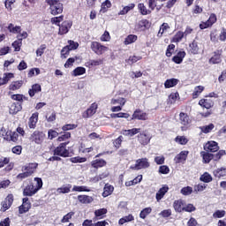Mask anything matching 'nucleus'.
I'll return each instance as SVG.
<instances>
[{
	"instance_id": "f257e3e1",
	"label": "nucleus",
	"mask_w": 226,
	"mask_h": 226,
	"mask_svg": "<svg viewBox=\"0 0 226 226\" xmlns=\"http://www.w3.org/2000/svg\"><path fill=\"white\" fill-rule=\"evenodd\" d=\"M38 168V163H28L21 168L22 173L17 176V179H26L34 174V171Z\"/></svg>"
},
{
	"instance_id": "f03ea898",
	"label": "nucleus",
	"mask_w": 226,
	"mask_h": 226,
	"mask_svg": "<svg viewBox=\"0 0 226 226\" xmlns=\"http://www.w3.org/2000/svg\"><path fill=\"white\" fill-rule=\"evenodd\" d=\"M46 3L49 6L51 15L63 13L64 7L61 0H46Z\"/></svg>"
},
{
	"instance_id": "7ed1b4c3",
	"label": "nucleus",
	"mask_w": 226,
	"mask_h": 226,
	"mask_svg": "<svg viewBox=\"0 0 226 226\" xmlns=\"http://www.w3.org/2000/svg\"><path fill=\"white\" fill-rule=\"evenodd\" d=\"M149 167H151L149 160L147 158H141L136 160L135 164L132 165L130 169L132 170H142V169H149Z\"/></svg>"
},
{
	"instance_id": "20e7f679",
	"label": "nucleus",
	"mask_w": 226,
	"mask_h": 226,
	"mask_svg": "<svg viewBox=\"0 0 226 226\" xmlns=\"http://www.w3.org/2000/svg\"><path fill=\"white\" fill-rule=\"evenodd\" d=\"M90 48L97 56H102L109 50L108 47L102 45V43L98 41H92Z\"/></svg>"
},
{
	"instance_id": "39448f33",
	"label": "nucleus",
	"mask_w": 226,
	"mask_h": 226,
	"mask_svg": "<svg viewBox=\"0 0 226 226\" xmlns=\"http://www.w3.org/2000/svg\"><path fill=\"white\" fill-rule=\"evenodd\" d=\"M67 143H61L55 150L54 155L62 156L63 158H68L70 156V150L66 149Z\"/></svg>"
},
{
	"instance_id": "423d86ee",
	"label": "nucleus",
	"mask_w": 226,
	"mask_h": 226,
	"mask_svg": "<svg viewBox=\"0 0 226 226\" xmlns=\"http://www.w3.org/2000/svg\"><path fill=\"white\" fill-rule=\"evenodd\" d=\"M30 140L35 144H41V142L45 140V133H43V132L35 131L32 133Z\"/></svg>"
},
{
	"instance_id": "0eeeda50",
	"label": "nucleus",
	"mask_w": 226,
	"mask_h": 226,
	"mask_svg": "<svg viewBox=\"0 0 226 226\" xmlns=\"http://www.w3.org/2000/svg\"><path fill=\"white\" fill-rule=\"evenodd\" d=\"M96 110H98V104L94 102L85 112H83L82 117H84V119H87L88 117L94 116V114H96Z\"/></svg>"
},
{
	"instance_id": "6e6552de",
	"label": "nucleus",
	"mask_w": 226,
	"mask_h": 226,
	"mask_svg": "<svg viewBox=\"0 0 226 226\" xmlns=\"http://www.w3.org/2000/svg\"><path fill=\"white\" fill-rule=\"evenodd\" d=\"M36 193H38V191L36 190V187H34V185L33 184H29L23 190L24 197H33V195H36Z\"/></svg>"
},
{
	"instance_id": "1a4fd4ad",
	"label": "nucleus",
	"mask_w": 226,
	"mask_h": 226,
	"mask_svg": "<svg viewBox=\"0 0 226 226\" xmlns=\"http://www.w3.org/2000/svg\"><path fill=\"white\" fill-rule=\"evenodd\" d=\"M72 26H73V23L72 21H64L62 25L59 26L58 34H66L70 31V29H72Z\"/></svg>"
},
{
	"instance_id": "9d476101",
	"label": "nucleus",
	"mask_w": 226,
	"mask_h": 226,
	"mask_svg": "<svg viewBox=\"0 0 226 226\" xmlns=\"http://www.w3.org/2000/svg\"><path fill=\"white\" fill-rule=\"evenodd\" d=\"M11 204H13V194H9L1 203L2 211H8L11 207Z\"/></svg>"
},
{
	"instance_id": "9b49d317",
	"label": "nucleus",
	"mask_w": 226,
	"mask_h": 226,
	"mask_svg": "<svg viewBox=\"0 0 226 226\" xmlns=\"http://www.w3.org/2000/svg\"><path fill=\"white\" fill-rule=\"evenodd\" d=\"M23 203L19 207V215H24L31 209V202H29V198H23Z\"/></svg>"
},
{
	"instance_id": "f8f14e48",
	"label": "nucleus",
	"mask_w": 226,
	"mask_h": 226,
	"mask_svg": "<svg viewBox=\"0 0 226 226\" xmlns=\"http://www.w3.org/2000/svg\"><path fill=\"white\" fill-rule=\"evenodd\" d=\"M138 141L141 146H147L151 142V136L146 133V132H143L138 135Z\"/></svg>"
},
{
	"instance_id": "ddd939ff",
	"label": "nucleus",
	"mask_w": 226,
	"mask_h": 226,
	"mask_svg": "<svg viewBox=\"0 0 226 226\" xmlns=\"http://www.w3.org/2000/svg\"><path fill=\"white\" fill-rule=\"evenodd\" d=\"M216 22V15L215 14H211L208 20L206 22H202L200 25V29H207V27H211L213 24Z\"/></svg>"
},
{
	"instance_id": "4468645a",
	"label": "nucleus",
	"mask_w": 226,
	"mask_h": 226,
	"mask_svg": "<svg viewBox=\"0 0 226 226\" xmlns=\"http://www.w3.org/2000/svg\"><path fill=\"white\" fill-rule=\"evenodd\" d=\"M132 119H138L139 121H146L147 119V113L140 109H136L132 114Z\"/></svg>"
},
{
	"instance_id": "2eb2a0df",
	"label": "nucleus",
	"mask_w": 226,
	"mask_h": 226,
	"mask_svg": "<svg viewBox=\"0 0 226 226\" xmlns=\"http://www.w3.org/2000/svg\"><path fill=\"white\" fill-rule=\"evenodd\" d=\"M149 27H151V23H149L147 19H142L136 25V29L138 31H146V29H149Z\"/></svg>"
},
{
	"instance_id": "dca6fc26",
	"label": "nucleus",
	"mask_w": 226,
	"mask_h": 226,
	"mask_svg": "<svg viewBox=\"0 0 226 226\" xmlns=\"http://www.w3.org/2000/svg\"><path fill=\"white\" fill-rule=\"evenodd\" d=\"M209 63L212 64H220L222 63V50L215 51L214 56L209 59Z\"/></svg>"
},
{
	"instance_id": "f3484780",
	"label": "nucleus",
	"mask_w": 226,
	"mask_h": 226,
	"mask_svg": "<svg viewBox=\"0 0 226 226\" xmlns=\"http://www.w3.org/2000/svg\"><path fill=\"white\" fill-rule=\"evenodd\" d=\"M169 192V185H163L162 188L159 189V191L155 194V199L157 202H160L163 197H165V193Z\"/></svg>"
},
{
	"instance_id": "a211bd4d",
	"label": "nucleus",
	"mask_w": 226,
	"mask_h": 226,
	"mask_svg": "<svg viewBox=\"0 0 226 226\" xmlns=\"http://www.w3.org/2000/svg\"><path fill=\"white\" fill-rule=\"evenodd\" d=\"M204 149H207V151H210V153H216V151H218V149L220 148L216 141H208L204 147Z\"/></svg>"
},
{
	"instance_id": "6ab92c4d",
	"label": "nucleus",
	"mask_w": 226,
	"mask_h": 226,
	"mask_svg": "<svg viewBox=\"0 0 226 226\" xmlns=\"http://www.w3.org/2000/svg\"><path fill=\"white\" fill-rule=\"evenodd\" d=\"M173 207L177 213H183L185 210V201L183 200H175Z\"/></svg>"
},
{
	"instance_id": "aec40b11",
	"label": "nucleus",
	"mask_w": 226,
	"mask_h": 226,
	"mask_svg": "<svg viewBox=\"0 0 226 226\" xmlns=\"http://www.w3.org/2000/svg\"><path fill=\"white\" fill-rule=\"evenodd\" d=\"M188 158V151H182L175 157L176 163H183Z\"/></svg>"
},
{
	"instance_id": "412c9836",
	"label": "nucleus",
	"mask_w": 226,
	"mask_h": 226,
	"mask_svg": "<svg viewBox=\"0 0 226 226\" xmlns=\"http://www.w3.org/2000/svg\"><path fill=\"white\" fill-rule=\"evenodd\" d=\"M158 1L159 3H163V1H167V0H148V7L150 8V10H154V8H156V10L160 11L162 10V7L163 6V4L162 5H158Z\"/></svg>"
},
{
	"instance_id": "4be33fe9",
	"label": "nucleus",
	"mask_w": 226,
	"mask_h": 226,
	"mask_svg": "<svg viewBox=\"0 0 226 226\" xmlns=\"http://www.w3.org/2000/svg\"><path fill=\"white\" fill-rule=\"evenodd\" d=\"M179 119H180V124H183V126H188V124L192 123V120H190V117L184 112H181L179 114Z\"/></svg>"
},
{
	"instance_id": "5701e85b",
	"label": "nucleus",
	"mask_w": 226,
	"mask_h": 226,
	"mask_svg": "<svg viewBox=\"0 0 226 226\" xmlns=\"http://www.w3.org/2000/svg\"><path fill=\"white\" fill-rule=\"evenodd\" d=\"M213 174L217 179H222V177H226V168H218L213 171Z\"/></svg>"
},
{
	"instance_id": "b1692460",
	"label": "nucleus",
	"mask_w": 226,
	"mask_h": 226,
	"mask_svg": "<svg viewBox=\"0 0 226 226\" xmlns=\"http://www.w3.org/2000/svg\"><path fill=\"white\" fill-rule=\"evenodd\" d=\"M36 123H38V112L32 114L28 121L29 128L34 130L36 128Z\"/></svg>"
},
{
	"instance_id": "393cba45",
	"label": "nucleus",
	"mask_w": 226,
	"mask_h": 226,
	"mask_svg": "<svg viewBox=\"0 0 226 226\" xmlns=\"http://www.w3.org/2000/svg\"><path fill=\"white\" fill-rule=\"evenodd\" d=\"M6 140H11V142H18L19 141V132H7L6 137H4Z\"/></svg>"
},
{
	"instance_id": "a878e982",
	"label": "nucleus",
	"mask_w": 226,
	"mask_h": 226,
	"mask_svg": "<svg viewBox=\"0 0 226 226\" xmlns=\"http://www.w3.org/2000/svg\"><path fill=\"white\" fill-rule=\"evenodd\" d=\"M177 84H179V79L172 78L164 82V87L165 89H170V87H175Z\"/></svg>"
},
{
	"instance_id": "bb28decb",
	"label": "nucleus",
	"mask_w": 226,
	"mask_h": 226,
	"mask_svg": "<svg viewBox=\"0 0 226 226\" xmlns=\"http://www.w3.org/2000/svg\"><path fill=\"white\" fill-rule=\"evenodd\" d=\"M78 200L80 204H91L94 199L89 195H79Z\"/></svg>"
},
{
	"instance_id": "cd10ccee",
	"label": "nucleus",
	"mask_w": 226,
	"mask_h": 226,
	"mask_svg": "<svg viewBox=\"0 0 226 226\" xmlns=\"http://www.w3.org/2000/svg\"><path fill=\"white\" fill-rule=\"evenodd\" d=\"M122 133L125 137H133L134 135H137V133H140V128H132L129 130H124Z\"/></svg>"
},
{
	"instance_id": "c85d7f7f",
	"label": "nucleus",
	"mask_w": 226,
	"mask_h": 226,
	"mask_svg": "<svg viewBox=\"0 0 226 226\" xmlns=\"http://www.w3.org/2000/svg\"><path fill=\"white\" fill-rule=\"evenodd\" d=\"M91 165L94 169H101V167H105V165H107V162L103 159H96L91 162Z\"/></svg>"
},
{
	"instance_id": "c756f323",
	"label": "nucleus",
	"mask_w": 226,
	"mask_h": 226,
	"mask_svg": "<svg viewBox=\"0 0 226 226\" xmlns=\"http://www.w3.org/2000/svg\"><path fill=\"white\" fill-rule=\"evenodd\" d=\"M22 110V104L20 102H14L10 107V114H17V112H20Z\"/></svg>"
},
{
	"instance_id": "7c9ffc66",
	"label": "nucleus",
	"mask_w": 226,
	"mask_h": 226,
	"mask_svg": "<svg viewBox=\"0 0 226 226\" xmlns=\"http://www.w3.org/2000/svg\"><path fill=\"white\" fill-rule=\"evenodd\" d=\"M40 92H41V86L40 84H34L32 86V88L29 89L28 94L31 98H33L36 93Z\"/></svg>"
},
{
	"instance_id": "2f4dec72",
	"label": "nucleus",
	"mask_w": 226,
	"mask_h": 226,
	"mask_svg": "<svg viewBox=\"0 0 226 226\" xmlns=\"http://www.w3.org/2000/svg\"><path fill=\"white\" fill-rule=\"evenodd\" d=\"M72 192V185L67 184L64 185L62 187H59L56 189V192L61 194V193H70Z\"/></svg>"
},
{
	"instance_id": "473e14b6",
	"label": "nucleus",
	"mask_w": 226,
	"mask_h": 226,
	"mask_svg": "<svg viewBox=\"0 0 226 226\" xmlns=\"http://www.w3.org/2000/svg\"><path fill=\"white\" fill-rule=\"evenodd\" d=\"M23 84H24V81L22 80L12 81L9 86V89L11 91H17V89H20V87H22Z\"/></svg>"
},
{
	"instance_id": "72a5a7b5",
	"label": "nucleus",
	"mask_w": 226,
	"mask_h": 226,
	"mask_svg": "<svg viewBox=\"0 0 226 226\" xmlns=\"http://www.w3.org/2000/svg\"><path fill=\"white\" fill-rule=\"evenodd\" d=\"M114 192V186L106 184L103 188L102 197H109V195H112V192Z\"/></svg>"
},
{
	"instance_id": "f704fd0d",
	"label": "nucleus",
	"mask_w": 226,
	"mask_h": 226,
	"mask_svg": "<svg viewBox=\"0 0 226 226\" xmlns=\"http://www.w3.org/2000/svg\"><path fill=\"white\" fill-rule=\"evenodd\" d=\"M152 212H153V208L146 207V208H144L143 210L140 211L139 218H141L142 220H146V218L147 216H149V215H151Z\"/></svg>"
},
{
	"instance_id": "c9c22d12",
	"label": "nucleus",
	"mask_w": 226,
	"mask_h": 226,
	"mask_svg": "<svg viewBox=\"0 0 226 226\" xmlns=\"http://www.w3.org/2000/svg\"><path fill=\"white\" fill-rule=\"evenodd\" d=\"M133 220H135V217H133V215L132 214H130L129 215H125V216L122 217L118 221V223H119V225H124V223H127L128 222H133Z\"/></svg>"
},
{
	"instance_id": "e433bc0d",
	"label": "nucleus",
	"mask_w": 226,
	"mask_h": 226,
	"mask_svg": "<svg viewBox=\"0 0 226 226\" xmlns=\"http://www.w3.org/2000/svg\"><path fill=\"white\" fill-rule=\"evenodd\" d=\"M200 155L203 158V162L204 163H209V162H211V160H214V154H209L207 152H201Z\"/></svg>"
},
{
	"instance_id": "4c0bfd02",
	"label": "nucleus",
	"mask_w": 226,
	"mask_h": 226,
	"mask_svg": "<svg viewBox=\"0 0 226 226\" xmlns=\"http://www.w3.org/2000/svg\"><path fill=\"white\" fill-rule=\"evenodd\" d=\"M7 29L10 33H12V34H18L22 31V28L20 26H14L13 24L11 23L9 24Z\"/></svg>"
},
{
	"instance_id": "58836bf2",
	"label": "nucleus",
	"mask_w": 226,
	"mask_h": 226,
	"mask_svg": "<svg viewBox=\"0 0 226 226\" xmlns=\"http://www.w3.org/2000/svg\"><path fill=\"white\" fill-rule=\"evenodd\" d=\"M200 181H201L202 183H211V181H213V177L211 176V174L205 172L200 177Z\"/></svg>"
},
{
	"instance_id": "ea45409f",
	"label": "nucleus",
	"mask_w": 226,
	"mask_h": 226,
	"mask_svg": "<svg viewBox=\"0 0 226 226\" xmlns=\"http://www.w3.org/2000/svg\"><path fill=\"white\" fill-rule=\"evenodd\" d=\"M142 181V175H139L134 179L125 182V186H133Z\"/></svg>"
},
{
	"instance_id": "a19ab883",
	"label": "nucleus",
	"mask_w": 226,
	"mask_h": 226,
	"mask_svg": "<svg viewBox=\"0 0 226 226\" xmlns=\"http://www.w3.org/2000/svg\"><path fill=\"white\" fill-rule=\"evenodd\" d=\"M200 130H201L202 133H211L215 130V124H209L208 125L200 126Z\"/></svg>"
},
{
	"instance_id": "79ce46f5",
	"label": "nucleus",
	"mask_w": 226,
	"mask_h": 226,
	"mask_svg": "<svg viewBox=\"0 0 226 226\" xmlns=\"http://www.w3.org/2000/svg\"><path fill=\"white\" fill-rule=\"evenodd\" d=\"M136 40H138L137 35H135V34H129L125 38L124 43V45H132V43H135Z\"/></svg>"
},
{
	"instance_id": "37998d69",
	"label": "nucleus",
	"mask_w": 226,
	"mask_h": 226,
	"mask_svg": "<svg viewBox=\"0 0 226 226\" xmlns=\"http://www.w3.org/2000/svg\"><path fill=\"white\" fill-rule=\"evenodd\" d=\"M124 103H126V99L123 97H118L117 99H111V105H120V107H124Z\"/></svg>"
},
{
	"instance_id": "c03bdc74",
	"label": "nucleus",
	"mask_w": 226,
	"mask_h": 226,
	"mask_svg": "<svg viewBox=\"0 0 226 226\" xmlns=\"http://www.w3.org/2000/svg\"><path fill=\"white\" fill-rule=\"evenodd\" d=\"M199 105L204 107L205 109H211V107H213V102L207 99H201L199 102Z\"/></svg>"
},
{
	"instance_id": "a18cd8bd",
	"label": "nucleus",
	"mask_w": 226,
	"mask_h": 226,
	"mask_svg": "<svg viewBox=\"0 0 226 226\" xmlns=\"http://www.w3.org/2000/svg\"><path fill=\"white\" fill-rule=\"evenodd\" d=\"M168 29H170V26H169L168 23H163L161 26H160V30L157 34L158 38H162V36H163V33L165 31H167Z\"/></svg>"
},
{
	"instance_id": "49530a36",
	"label": "nucleus",
	"mask_w": 226,
	"mask_h": 226,
	"mask_svg": "<svg viewBox=\"0 0 226 226\" xmlns=\"http://www.w3.org/2000/svg\"><path fill=\"white\" fill-rule=\"evenodd\" d=\"M180 193H182V195H185V197L188 195H192V193H193V188L192 186L183 187L180 191Z\"/></svg>"
},
{
	"instance_id": "de8ad7c7",
	"label": "nucleus",
	"mask_w": 226,
	"mask_h": 226,
	"mask_svg": "<svg viewBox=\"0 0 226 226\" xmlns=\"http://www.w3.org/2000/svg\"><path fill=\"white\" fill-rule=\"evenodd\" d=\"M110 6H112V3H110L109 0H106L104 3L102 4L101 13H106Z\"/></svg>"
},
{
	"instance_id": "09e8293b",
	"label": "nucleus",
	"mask_w": 226,
	"mask_h": 226,
	"mask_svg": "<svg viewBox=\"0 0 226 226\" xmlns=\"http://www.w3.org/2000/svg\"><path fill=\"white\" fill-rule=\"evenodd\" d=\"M86 73V68L84 67H77L73 72L72 75L73 77H79L80 75H84Z\"/></svg>"
},
{
	"instance_id": "8fccbe9b",
	"label": "nucleus",
	"mask_w": 226,
	"mask_h": 226,
	"mask_svg": "<svg viewBox=\"0 0 226 226\" xmlns=\"http://www.w3.org/2000/svg\"><path fill=\"white\" fill-rule=\"evenodd\" d=\"M72 192H91V189L87 188L86 185H74Z\"/></svg>"
},
{
	"instance_id": "3c124183",
	"label": "nucleus",
	"mask_w": 226,
	"mask_h": 226,
	"mask_svg": "<svg viewBox=\"0 0 226 226\" xmlns=\"http://www.w3.org/2000/svg\"><path fill=\"white\" fill-rule=\"evenodd\" d=\"M185 34L181 31L177 32V34L173 37L172 41L174 43H179V41H181V40H183V38H185Z\"/></svg>"
},
{
	"instance_id": "603ef678",
	"label": "nucleus",
	"mask_w": 226,
	"mask_h": 226,
	"mask_svg": "<svg viewBox=\"0 0 226 226\" xmlns=\"http://www.w3.org/2000/svg\"><path fill=\"white\" fill-rule=\"evenodd\" d=\"M14 75L11 72L4 73L3 79L0 78V80H2L3 84H8L10 82L11 79H13Z\"/></svg>"
},
{
	"instance_id": "864d4df0",
	"label": "nucleus",
	"mask_w": 226,
	"mask_h": 226,
	"mask_svg": "<svg viewBox=\"0 0 226 226\" xmlns=\"http://www.w3.org/2000/svg\"><path fill=\"white\" fill-rule=\"evenodd\" d=\"M204 91V87L198 86L194 88V91L192 93V98H199V95Z\"/></svg>"
},
{
	"instance_id": "5fc2aeb1",
	"label": "nucleus",
	"mask_w": 226,
	"mask_h": 226,
	"mask_svg": "<svg viewBox=\"0 0 226 226\" xmlns=\"http://www.w3.org/2000/svg\"><path fill=\"white\" fill-rule=\"evenodd\" d=\"M138 9L139 10L141 15H148V13H151V11L147 10L144 4H139Z\"/></svg>"
},
{
	"instance_id": "6e6d98bb",
	"label": "nucleus",
	"mask_w": 226,
	"mask_h": 226,
	"mask_svg": "<svg viewBox=\"0 0 226 226\" xmlns=\"http://www.w3.org/2000/svg\"><path fill=\"white\" fill-rule=\"evenodd\" d=\"M87 64H88V66H100L101 64H103V59H91L87 63Z\"/></svg>"
},
{
	"instance_id": "4d7b16f0",
	"label": "nucleus",
	"mask_w": 226,
	"mask_h": 226,
	"mask_svg": "<svg viewBox=\"0 0 226 226\" xmlns=\"http://www.w3.org/2000/svg\"><path fill=\"white\" fill-rule=\"evenodd\" d=\"M207 188V185L206 184H198L194 185L195 193H199V192H204Z\"/></svg>"
},
{
	"instance_id": "13d9d810",
	"label": "nucleus",
	"mask_w": 226,
	"mask_h": 226,
	"mask_svg": "<svg viewBox=\"0 0 226 226\" xmlns=\"http://www.w3.org/2000/svg\"><path fill=\"white\" fill-rule=\"evenodd\" d=\"M176 142H177L178 144H181V146H186V144H188V139H186V137L185 136H177L175 139Z\"/></svg>"
},
{
	"instance_id": "bf43d9fd",
	"label": "nucleus",
	"mask_w": 226,
	"mask_h": 226,
	"mask_svg": "<svg viewBox=\"0 0 226 226\" xmlns=\"http://www.w3.org/2000/svg\"><path fill=\"white\" fill-rule=\"evenodd\" d=\"M12 47L15 50V52L20 51V47H22V39H18L12 43Z\"/></svg>"
},
{
	"instance_id": "052dcab7",
	"label": "nucleus",
	"mask_w": 226,
	"mask_h": 226,
	"mask_svg": "<svg viewBox=\"0 0 226 226\" xmlns=\"http://www.w3.org/2000/svg\"><path fill=\"white\" fill-rule=\"evenodd\" d=\"M34 181L36 182L34 188L35 190L38 192L40 190H41L42 186H43V181L41 180V178L40 177H34Z\"/></svg>"
},
{
	"instance_id": "680f3d73",
	"label": "nucleus",
	"mask_w": 226,
	"mask_h": 226,
	"mask_svg": "<svg viewBox=\"0 0 226 226\" xmlns=\"http://www.w3.org/2000/svg\"><path fill=\"white\" fill-rule=\"evenodd\" d=\"M190 49L192 50V54H199V44L197 43V41H193L190 44Z\"/></svg>"
},
{
	"instance_id": "e2e57ef3",
	"label": "nucleus",
	"mask_w": 226,
	"mask_h": 226,
	"mask_svg": "<svg viewBox=\"0 0 226 226\" xmlns=\"http://www.w3.org/2000/svg\"><path fill=\"white\" fill-rule=\"evenodd\" d=\"M196 209L197 208L195 206H193L192 203L184 206V211H185V213H193V211H196Z\"/></svg>"
},
{
	"instance_id": "0e129e2a",
	"label": "nucleus",
	"mask_w": 226,
	"mask_h": 226,
	"mask_svg": "<svg viewBox=\"0 0 226 226\" xmlns=\"http://www.w3.org/2000/svg\"><path fill=\"white\" fill-rule=\"evenodd\" d=\"M140 59H142V57L140 56H130L128 60H125L126 63H128V64H133L135 63H137V61H140Z\"/></svg>"
},
{
	"instance_id": "69168bd1",
	"label": "nucleus",
	"mask_w": 226,
	"mask_h": 226,
	"mask_svg": "<svg viewBox=\"0 0 226 226\" xmlns=\"http://www.w3.org/2000/svg\"><path fill=\"white\" fill-rule=\"evenodd\" d=\"M179 98V93H172L169 96L170 103H176V100Z\"/></svg>"
},
{
	"instance_id": "338daca9",
	"label": "nucleus",
	"mask_w": 226,
	"mask_h": 226,
	"mask_svg": "<svg viewBox=\"0 0 226 226\" xmlns=\"http://www.w3.org/2000/svg\"><path fill=\"white\" fill-rule=\"evenodd\" d=\"M17 0H5L4 2V6L6 8V10H8V11H11V10H13V8L11 7V4H14V3H16Z\"/></svg>"
},
{
	"instance_id": "774afa93",
	"label": "nucleus",
	"mask_w": 226,
	"mask_h": 226,
	"mask_svg": "<svg viewBox=\"0 0 226 226\" xmlns=\"http://www.w3.org/2000/svg\"><path fill=\"white\" fill-rule=\"evenodd\" d=\"M225 210H217L213 214V218H223L225 216Z\"/></svg>"
}]
</instances>
